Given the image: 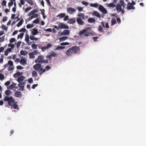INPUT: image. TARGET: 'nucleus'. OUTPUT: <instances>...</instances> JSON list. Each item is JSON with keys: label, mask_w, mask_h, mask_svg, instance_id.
Returning a JSON list of instances; mask_svg holds the SVG:
<instances>
[{"label": "nucleus", "mask_w": 146, "mask_h": 146, "mask_svg": "<svg viewBox=\"0 0 146 146\" xmlns=\"http://www.w3.org/2000/svg\"><path fill=\"white\" fill-rule=\"evenodd\" d=\"M80 50L79 47L73 46L69 48L66 51V55L68 56H72L73 54L78 53Z\"/></svg>", "instance_id": "1"}, {"label": "nucleus", "mask_w": 146, "mask_h": 146, "mask_svg": "<svg viewBox=\"0 0 146 146\" xmlns=\"http://www.w3.org/2000/svg\"><path fill=\"white\" fill-rule=\"evenodd\" d=\"M3 100L5 102H7L9 106H12L13 104L15 102V100L12 96H5L3 99Z\"/></svg>", "instance_id": "2"}, {"label": "nucleus", "mask_w": 146, "mask_h": 146, "mask_svg": "<svg viewBox=\"0 0 146 146\" xmlns=\"http://www.w3.org/2000/svg\"><path fill=\"white\" fill-rule=\"evenodd\" d=\"M44 57L42 55L38 56L37 58L35 61L36 63L40 64L47 63L48 62V60L46 59L45 60L44 59Z\"/></svg>", "instance_id": "3"}, {"label": "nucleus", "mask_w": 146, "mask_h": 146, "mask_svg": "<svg viewBox=\"0 0 146 146\" xmlns=\"http://www.w3.org/2000/svg\"><path fill=\"white\" fill-rule=\"evenodd\" d=\"M88 29V28L82 29L78 33L79 35H83L85 36H89L90 33L87 31Z\"/></svg>", "instance_id": "4"}, {"label": "nucleus", "mask_w": 146, "mask_h": 146, "mask_svg": "<svg viewBox=\"0 0 146 146\" xmlns=\"http://www.w3.org/2000/svg\"><path fill=\"white\" fill-rule=\"evenodd\" d=\"M120 5L118 4L116 6V9L118 12H119L121 10V6H123V8L125 5V3L123 0H121L120 1Z\"/></svg>", "instance_id": "5"}, {"label": "nucleus", "mask_w": 146, "mask_h": 146, "mask_svg": "<svg viewBox=\"0 0 146 146\" xmlns=\"http://www.w3.org/2000/svg\"><path fill=\"white\" fill-rule=\"evenodd\" d=\"M52 45L51 44H48L46 46H45L43 47H41V48H40V46L39 47V48H41L42 50V52H44L45 50L51 48L52 47Z\"/></svg>", "instance_id": "6"}, {"label": "nucleus", "mask_w": 146, "mask_h": 146, "mask_svg": "<svg viewBox=\"0 0 146 146\" xmlns=\"http://www.w3.org/2000/svg\"><path fill=\"white\" fill-rule=\"evenodd\" d=\"M99 10L101 11L103 14H106L107 13V11L104 7L102 5L99 6Z\"/></svg>", "instance_id": "7"}, {"label": "nucleus", "mask_w": 146, "mask_h": 146, "mask_svg": "<svg viewBox=\"0 0 146 146\" xmlns=\"http://www.w3.org/2000/svg\"><path fill=\"white\" fill-rule=\"evenodd\" d=\"M58 27L59 29H68L69 28V27L62 23H60L58 24Z\"/></svg>", "instance_id": "8"}, {"label": "nucleus", "mask_w": 146, "mask_h": 146, "mask_svg": "<svg viewBox=\"0 0 146 146\" xmlns=\"http://www.w3.org/2000/svg\"><path fill=\"white\" fill-rule=\"evenodd\" d=\"M67 11L70 14H72L73 13L76 11V10L72 7H68Z\"/></svg>", "instance_id": "9"}, {"label": "nucleus", "mask_w": 146, "mask_h": 146, "mask_svg": "<svg viewBox=\"0 0 146 146\" xmlns=\"http://www.w3.org/2000/svg\"><path fill=\"white\" fill-rule=\"evenodd\" d=\"M76 21L77 23L80 25H82L84 23V22L82 20L81 18L80 17H78L77 18Z\"/></svg>", "instance_id": "10"}, {"label": "nucleus", "mask_w": 146, "mask_h": 146, "mask_svg": "<svg viewBox=\"0 0 146 146\" xmlns=\"http://www.w3.org/2000/svg\"><path fill=\"white\" fill-rule=\"evenodd\" d=\"M41 66V65L40 64L38 63L34 65L33 67L35 70H40Z\"/></svg>", "instance_id": "11"}, {"label": "nucleus", "mask_w": 146, "mask_h": 146, "mask_svg": "<svg viewBox=\"0 0 146 146\" xmlns=\"http://www.w3.org/2000/svg\"><path fill=\"white\" fill-rule=\"evenodd\" d=\"M113 1L112 3H110L109 4H107V6L109 7H115V3H116L117 2V1L116 0H113Z\"/></svg>", "instance_id": "12"}, {"label": "nucleus", "mask_w": 146, "mask_h": 146, "mask_svg": "<svg viewBox=\"0 0 146 146\" xmlns=\"http://www.w3.org/2000/svg\"><path fill=\"white\" fill-rule=\"evenodd\" d=\"M70 34V31L68 30H64L60 33V35H68Z\"/></svg>", "instance_id": "13"}, {"label": "nucleus", "mask_w": 146, "mask_h": 146, "mask_svg": "<svg viewBox=\"0 0 146 146\" xmlns=\"http://www.w3.org/2000/svg\"><path fill=\"white\" fill-rule=\"evenodd\" d=\"M78 16L80 17H81L83 20H85V19H87L88 17L87 16H85L84 14L82 13H80L78 14Z\"/></svg>", "instance_id": "14"}, {"label": "nucleus", "mask_w": 146, "mask_h": 146, "mask_svg": "<svg viewBox=\"0 0 146 146\" xmlns=\"http://www.w3.org/2000/svg\"><path fill=\"white\" fill-rule=\"evenodd\" d=\"M21 93L18 91H17L15 93V96L17 98H21L22 97Z\"/></svg>", "instance_id": "15"}, {"label": "nucleus", "mask_w": 146, "mask_h": 146, "mask_svg": "<svg viewBox=\"0 0 146 146\" xmlns=\"http://www.w3.org/2000/svg\"><path fill=\"white\" fill-rule=\"evenodd\" d=\"M17 85V84L15 83H13L11 85H10L9 86L7 87V88L9 90H12L13 88H15V86H16Z\"/></svg>", "instance_id": "16"}, {"label": "nucleus", "mask_w": 146, "mask_h": 146, "mask_svg": "<svg viewBox=\"0 0 146 146\" xmlns=\"http://www.w3.org/2000/svg\"><path fill=\"white\" fill-rule=\"evenodd\" d=\"M25 79V77L23 76H21L18 77L17 81L18 82L20 83L21 82H22Z\"/></svg>", "instance_id": "17"}, {"label": "nucleus", "mask_w": 146, "mask_h": 146, "mask_svg": "<svg viewBox=\"0 0 146 146\" xmlns=\"http://www.w3.org/2000/svg\"><path fill=\"white\" fill-rule=\"evenodd\" d=\"M76 22V20L75 18H73L68 19V23L70 24H73Z\"/></svg>", "instance_id": "18"}, {"label": "nucleus", "mask_w": 146, "mask_h": 146, "mask_svg": "<svg viewBox=\"0 0 146 146\" xmlns=\"http://www.w3.org/2000/svg\"><path fill=\"white\" fill-rule=\"evenodd\" d=\"M93 15L98 18H100V13L96 11H94Z\"/></svg>", "instance_id": "19"}, {"label": "nucleus", "mask_w": 146, "mask_h": 146, "mask_svg": "<svg viewBox=\"0 0 146 146\" xmlns=\"http://www.w3.org/2000/svg\"><path fill=\"white\" fill-rule=\"evenodd\" d=\"M127 8L128 10L131 9L135 10V7L131 5H127Z\"/></svg>", "instance_id": "20"}, {"label": "nucleus", "mask_w": 146, "mask_h": 146, "mask_svg": "<svg viewBox=\"0 0 146 146\" xmlns=\"http://www.w3.org/2000/svg\"><path fill=\"white\" fill-rule=\"evenodd\" d=\"M20 64L22 65H25L27 63V61L24 58H21L20 61Z\"/></svg>", "instance_id": "21"}, {"label": "nucleus", "mask_w": 146, "mask_h": 146, "mask_svg": "<svg viewBox=\"0 0 146 146\" xmlns=\"http://www.w3.org/2000/svg\"><path fill=\"white\" fill-rule=\"evenodd\" d=\"M46 70L45 69H43L42 68H40L38 72L39 73V75H41L43 73L46 72Z\"/></svg>", "instance_id": "22"}, {"label": "nucleus", "mask_w": 146, "mask_h": 146, "mask_svg": "<svg viewBox=\"0 0 146 146\" xmlns=\"http://www.w3.org/2000/svg\"><path fill=\"white\" fill-rule=\"evenodd\" d=\"M31 30H32L31 32L33 35H35L37 34L38 32L37 29H33Z\"/></svg>", "instance_id": "23"}, {"label": "nucleus", "mask_w": 146, "mask_h": 146, "mask_svg": "<svg viewBox=\"0 0 146 146\" xmlns=\"http://www.w3.org/2000/svg\"><path fill=\"white\" fill-rule=\"evenodd\" d=\"M12 50L11 48H7L6 50L5 51V55L7 56L8 55L9 53L11 52Z\"/></svg>", "instance_id": "24"}, {"label": "nucleus", "mask_w": 146, "mask_h": 146, "mask_svg": "<svg viewBox=\"0 0 146 146\" xmlns=\"http://www.w3.org/2000/svg\"><path fill=\"white\" fill-rule=\"evenodd\" d=\"M68 38L66 36H63L59 38V40L60 42L63 41Z\"/></svg>", "instance_id": "25"}, {"label": "nucleus", "mask_w": 146, "mask_h": 146, "mask_svg": "<svg viewBox=\"0 0 146 146\" xmlns=\"http://www.w3.org/2000/svg\"><path fill=\"white\" fill-rule=\"evenodd\" d=\"M17 102H15L13 104L12 106H13V108L15 109L19 110V107L18 106L17 104Z\"/></svg>", "instance_id": "26"}, {"label": "nucleus", "mask_w": 146, "mask_h": 146, "mask_svg": "<svg viewBox=\"0 0 146 146\" xmlns=\"http://www.w3.org/2000/svg\"><path fill=\"white\" fill-rule=\"evenodd\" d=\"M30 38L31 40L37 41L38 40V38L35 37L34 36H30Z\"/></svg>", "instance_id": "27"}, {"label": "nucleus", "mask_w": 146, "mask_h": 146, "mask_svg": "<svg viewBox=\"0 0 146 146\" xmlns=\"http://www.w3.org/2000/svg\"><path fill=\"white\" fill-rule=\"evenodd\" d=\"M25 41L27 43H28V42L29 41V35L27 34H26L25 35Z\"/></svg>", "instance_id": "28"}, {"label": "nucleus", "mask_w": 146, "mask_h": 146, "mask_svg": "<svg viewBox=\"0 0 146 146\" xmlns=\"http://www.w3.org/2000/svg\"><path fill=\"white\" fill-rule=\"evenodd\" d=\"M11 93V92L9 90H7L5 92V94L7 96L10 95Z\"/></svg>", "instance_id": "29"}, {"label": "nucleus", "mask_w": 146, "mask_h": 146, "mask_svg": "<svg viewBox=\"0 0 146 146\" xmlns=\"http://www.w3.org/2000/svg\"><path fill=\"white\" fill-rule=\"evenodd\" d=\"M22 72H18L15 73L14 75V76L15 78H16L19 76L21 75L22 74Z\"/></svg>", "instance_id": "30"}, {"label": "nucleus", "mask_w": 146, "mask_h": 146, "mask_svg": "<svg viewBox=\"0 0 146 146\" xmlns=\"http://www.w3.org/2000/svg\"><path fill=\"white\" fill-rule=\"evenodd\" d=\"M90 7H94L95 8L97 7L98 6V4L97 3H90Z\"/></svg>", "instance_id": "31"}, {"label": "nucleus", "mask_w": 146, "mask_h": 146, "mask_svg": "<svg viewBox=\"0 0 146 146\" xmlns=\"http://www.w3.org/2000/svg\"><path fill=\"white\" fill-rule=\"evenodd\" d=\"M23 19H22L18 23L17 25L16 26L17 27H19L23 23Z\"/></svg>", "instance_id": "32"}, {"label": "nucleus", "mask_w": 146, "mask_h": 146, "mask_svg": "<svg viewBox=\"0 0 146 146\" xmlns=\"http://www.w3.org/2000/svg\"><path fill=\"white\" fill-rule=\"evenodd\" d=\"M111 25H113L116 23V20L115 18H112L111 21Z\"/></svg>", "instance_id": "33"}, {"label": "nucleus", "mask_w": 146, "mask_h": 146, "mask_svg": "<svg viewBox=\"0 0 146 146\" xmlns=\"http://www.w3.org/2000/svg\"><path fill=\"white\" fill-rule=\"evenodd\" d=\"M20 53L21 54L25 56L27 54V52L26 51L22 50L21 51Z\"/></svg>", "instance_id": "34"}, {"label": "nucleus", "mask_w": 146, "mask_h": 146, "mask_svg": "<svg viewBox=\"0 0 146 146\" xmlns=\"http://www.w3.org/2000/svg\"><path fill=\"white\" fill-rule=\"evenodd\" d=\"M28 3L31 6H33L34 5V3L32 0H26Z\"/></svg>", "instance_id": "35"}, {"label": "nucleus", "mask_w": 146, "mask_h": 146, "mask_svg": "<svg viewBox=\"0 0 146 146\" xmlns=\"http://www.w3.org/2000/svg\"><path fill=\"white\" fill-rule=\"evenodd\" d=\"M88 21L89 23H92L95 21V20L94 18H90L88 19Z\"/></svg>", "instance_id": "36"}, {"label": "nucleus", "mask_w": 146, "mask_h": 146, "mask_svg": "<svg viewBox=\"0 0 146 146\" xmlns=\"http://www.w3.org/2000/svg\"><path fill=\"white\" fill-rule=\"evenodd\" d=\"M65 16V13H61L58 15L57 17H60V18H62L64 17Z\"/></svg>", "instance_id": "37"}, {"label": "nucleus", "mask_w": 146, "mask_h": 146, "mask_svg": "<svg viewBox=\"0 0 146 146\" xmlns=\"http://www.w3.org/2000/svg\"><path fill=\"white\" fill-rule=\"evenodd\" d=\"M24 34V33H22L18 35L17 39H18L20 38H22L23 37Z\"/></svg>", "instance_id": "38"}, {"label": "nucleus", "mask_w": 146, "mask_h": 146, "mask_svg": "<svg viewBox=\"0 0 146 146\" xmlns=\"http://www.w3.org/2000/svg\"><path fill=\"white\" fill-rule=\"evenodd\" d=\"M98 30L100 32H103L104 30L100 25H99L98 28Z\"/></svg>", "instance_id": "39"}, {"label": "nucleus", "mask_w": 146, "mask_h": 146, "mask_svg": "<svg viewBox=\"0 0 146 146\" xmlns=\"http://www.w3.org/2000/svg\"><path fill=\"white\" fill-rule=\"evenodd\" d=\"M32 76L36 77L37 76V73L36 71L33 70L32 73Z\"/></svg>", "instance_id": "40"}, {"label": "nucleus", "mask_w": 146, "mask_h": 146, "mask_svg": "<svg viewBox=\"0 0 146 146\" xmlns=\"http://www.w3.org/2000/svg\"><path fill=\"white\" fill-rule=\"evenodd\" d=\"M45 10L44 9L42 10L41 11V13L42 15L43 16V17L44 19L46 18V16L45 15V14L44 13Z\"/></svg>", "instance_id": "41"}, {"label": "nucleus", "mask_w": 146, "mask_h": 146, "mask_svg": "<svg viewBox=\"0 0 146 146\" xmlns=\"http://www.w3.org/2000/svg\"><path fill=\"white\" fill-rule=\"evenodd\" d=\"M31 47L33 49H35L37 48V45L36 44H33L32 45Z\"/></svg>", "instance_id": "42"}, {"label": "nucleus", "mask_w": 146, "mask_h": 146, "mask_svg": "<svg viewBox=\"0 0 146 146\" xmlns=\"http://www.w3.org/2000/svg\"><path fill=\"white\" fill-rule=\"evenodd\" d=\"M19 87L21 88L22 91H23L24 90V86L22 85L20 83L18 84Z\"/></svg>", "instance_id": "43"}, {"label": "nucleus", "mask_w": 146, "mask_h": 146, "mask_svg": "<svg viewBox=\"0 0 146 146\" xmlns=\"http://www.w3.org/2000/svg\"><path fill=\"white\" fill-rule=\"evenodd\" d=\"M8 64L9 65V66H14L13 62L11 60H9L8 61Z\"/></svg>", "instance_id": "44"}, {"label": "nucleus", "mask_w": 146, "mask_h": 146, "mask_svg": "<svg viewBox=\"0 0 146 146\" xmlns=\"http://www.w3.org/2000/svg\"><path fill=\"white\" fill-rule=\"evenodd\" d=\"M33 22L34 23L38 24L39 23V19L38 18L34 20Z\"/></svg>", "instance_id": "45"}, {"label": "nucleus", "mask_w": 146, "mask_h": 146, "mask_svg": "<svg viewBox=\"0 0 146 146\" xmlns=\"http://www.w3.org/2000/svg\"><path fill=\"white\" fill-rule=\"evenodd\" d=\"M50 54L52 57H56L57 56L56 53L54 52H52Z\"/></svg>", "instance_id": "46"}, {"label": "nucleus", "mask_w": 146, "mask_h": 146, "mask_svg": "<svg viewBox=\"0 0 146 146\" xmlns=\"http://www.w3.org/2000/svg\"><path fill=\"white\" fill-rule=\"evenodd\" d=\"M33 27V24H28L27 26L26 27L27 28V29H30L32 27Z\"/></svg>", "instance_id": "47"}, {"label": "nucleus", "mask_w": 146, "mask_h": 146, "mask_svg": "<svg viewBox=\"0 0 146 146\" xmlns=\"http://www.w3.org/2000/svg\"><path fill=\"white\" fill-rule=\"evenodd\" d=\"M14 66H9L8 68V70L9 71H12L14 70Z\"/></svg>", "instance_id": "48"}, {"label": "nucleus", "mask_w": 146, "mask_h": 146, "mask_svg": "<svg viewBox=\"0 0 146 146\" xmlns=\"http://www.w3.org/2000/svg\"><path fill=\"white\" fill-rule=\"evenodd\" d=\"M1 28L5 30H7L8 29V27H6L5 25H3L1 26Z\"/></svg>", "instance_id": "49"}, {"label": "nucleus", "mask_w": 146, "mask_h": 146, "mask_svg": "<svg viewBox=\"0 0 146 146\" xmlns=\"http://www.w3.org/2000/svg\"><path fill=\"white\" fill-rule=\"evenodd\" d=\"M29 56L30 58H34L35 57L34 54L32 52L29 53Z\"/></svg>", "instance_id": "50"}, {"label": "nucleus", "mask_w": 146, "mask_h": 146, "mask_svg": "<svg viewBox=\"0 0 146 146\" xmlns=\"http://www.w3.org/2000/svg\"><path fill=\"white\" fill-rule=\"evenodd\" d=\"M4 78V75L1 74H0V80H3Z\"/></svg>", "instance_id": "51"}, {"label": "nucleus", "mask_w": 146, "mask_h": 146, "mask_svg": "<svg viewBox=\"0 0 146 146\" xmlns=\"http://www.w3.org/2000/svg\"><path fill=\"white\" fill-rule=\"evenodd\" d=\"M135 4V2L133 0H132V3H130V2L128 3L127 4V5H131L133 6V5H134Z\"/></svg>", "instance_id": "52"}, {"label": "nucleus", "mask_w": 146, "mask_h": 146, "mask_svg": "<svg viewBox=\"0 0 146 146\" xmlns=\"http://www.w3.org/2000/svg\"><path fill=\"white\" fill-rule=\"evenodd\" d=\"M5 37L4 36L0 37V43L3 42L5 39Z\"/></svg>", "instance_id": "53"}, {"label": "nucleus", "mask_w": 146, "mask_h": 146, "mask_svg": "<svg viewBox=\"0 0 146 146\" xmlns=\"http://www.w3.org/2000/svg\"><path fill=\"white\" fill-rule=\"evenodd\" d=\"M46 57L47 58H48L49 60L51 61L52 56L50 54L49 55H47V56H46Z\"/></svg>", "instance_id": "54"}, {"label": "nucleus", "mask_w": 146, "mask_h": 146, "mask_svg": "<svg viewBox=\"0 0 146 146\" xmlns=\"http://www.w3.org/2000/svg\"><path fill=\"white\" fill-rule=\"evenodd\" d=\"M76 9H78L79 11H83V8L81 7L78 6L76 7Z\"/></svg>", "instance_id": "55"}, {"label": "nucleus", "mask_w": 146, "mask_h": 146, "mask_svg": "<svg viewBox=\"0 0 146 146\" xmlns=\"http://www.w3.org/2000/svg\"><path fill=\"white\" fill-rule=\"evenodd\" d=\"M65 48V47H63V46H58L57 48H56V50H60V49H64Z\"/></svg>", "instance_id": "56"}, {"label": "nucleus", "mask_w": 146, "mask_h": 146, "mask_svg": "<svg viewBox=\"0 0 146 146\" xmlns=\"http://www.w3.org/2000/svg\"><path fill=\"white\" fill-rule=\"evenodd\" d=\"M21 43V41H19L17 42V48L20 47Z\"/></svg>", "instance_id": "57"}, {"label": "nucleus", "mask_w": 146, "mask_h": 146, "mask_svg": "<svg viewBox=\"0 0 146 146\" xmlns=\"http://www.w3.org/2000/svg\"><path fill=\"white\" fill-rule=\"evenodd\" d=\"M38 16V14H33V15L31 16V18H37Z\"/></svg>", "instance_id": "58"}, {"label": "nucleus", "mask_w": 146, "mask_h": 146, "mask_svg": "<svg viewBox=\"0 0 146 146\" xmlns=\"http://www.w3.org/2000/svg\"><path fill=\"white\" fill-rule=\"evenodd\" d=\"M15 40H15V38H11L9 42H10V43H12L13 42H15Z\"/></svg>", "instance_id": "59"}, {"label": "nucleus", "mask_w": 146, "mask_h": 146, "mask_svg": "<svg viewBox=\"0 0 146 146\" xmlns=\"http://www.w3.org/2000/svg\"><path fill=\"white\" fill-rule=\"evenodd\" d=\"M32 9V7H27V8L25 9V12H27L28 11Z\"/></svg>", "instance_id": "60"}, {"label": "nucleus", "mask_w": 146, "mask_h": 146, "mask_svg": "<svg viewBox=\"0 0 146 146\" xmlns=\"http://www.w3.org/2000/svg\"><path fill=\"white\" fill-rule=\"evenodd\" d=\"M69 44V43L68 42H64L61 43L60 45H68Z\"/></svg>", "instance_id": "61"}, {"label": "nucleus", "mask_w": 146, "mask_h": 146, "mask_svg": "<svg viewBox=\"0 0 146 146\" xmlns=\"http://www.w3.org/2000/svg\"><path fill=\"white\" fill-rule=\"evenodd\" d=\"M82 4L86 6H87L88 5L89 3L87 2H85V1H82Z\"/></svg>", "instance_id": "62"}, {"label": "nucleus", "mask_w": 146, "mask_h": 146, "mask_svg": "<svg viewBox=\"0 0 146 146\" xmlns=\"http://www.w3.org/2000/svg\"><path fill=\"white\" fill-rule=\"evenodd\" d=\"M13 1H11L9 3L8 6L9 7H10L12 6L13 4Z\"/></svg>", "instance_id": "63"}, {"label": "nucleus", "mask_w": 146, "mask_h": 146, "mask_svg": "<svg viewBox=\"0 0 146 146\" xmlns=\"http://www.w3.org/2000/svg\"><path fill=\"white\" fill-rule=\"evenodd\" d=\"M6 1L4 0L2 2V6H6Z\"/></svg>", "instance_id": "64"}]
</instances>
